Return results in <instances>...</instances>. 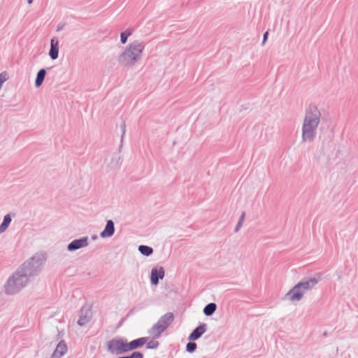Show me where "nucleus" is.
Wrapping results in <instances>:
<instances>
[{
	"label": "nucleus",
	"mask_w": 358,
	"mask_h": 358,
	"mask_svg": "<svg viewBox=\"0 0 358 358\" xmlns=\"http://www.w3.org/2000/svg\"><path fill=\"white\" fill-rule=\"evenodd\" d=\"M216 308L217 305L215 303H210L204 307L203 313L206 316H210L215 312Z\"/></svg>",
	"instance_id": "nucleus-19"
},
{
	"label": "nucleus",
	"mask_w": 358,
	"mask_h": 358,
	"mask_svg": "<svg viewBox=\"0 0 358 358\" xmlns=\"http://www.w3.org/2000/svg\"><path fill=\"white\" fill-rule=\"evenodd\" d=\"M206 329L207 326L206 324H201L189 335L188 340L194 341L199 339L206 332Z\"/></svg>",
	"instance_id": "nucleus-9"
},
{
	"label": "nucleus",
	"mask_w": 358,
	"mask_h": 358,
	"mask_svg": "<svg viewBox=\"0 0 358 358\" xmlns=\"http://www.w3.org/2000/svg\"><path fill=\"white\" fill-rule=\"evenodd\" d=\"M196 349V344L194 342H189L186 345V350L188 352H194Z\"/></svg>",
	"instance_id": "nucleus-24"
},
{
	"label": "nucleus",
	"mask_w": 358,
	"mask_h": 358,
	"mask_svg": "<svg viewBox=\"0 0 358 358\" xmlns=\"http://www.w3.org/2000/svg\"><path fill=\"white\" fill-rule=\"evenodd\" d=\"M138 251L141 255L149 257L153 253V249L148 245H141L138 246Z\"/></svg>",
	"instance_id": "nucleus-20"
},
{
	"label": "nucleus",
	"mask_w": 358,
	"mask_h": 358,
	"mask_svg": "<svg viewBox=\"0 0 358 358\" xmlns=\"http://www.w3.org/2000/svg\"><path fill=\"white\" fill-rule=\"evenodd\" d=\"M11 221L12 218L9 214L4 216L2 223L0 224V234L4 232L8 228Z\"/></svg>",
	"instance_id": "nucleus-18"
},
{
	"label": "nucleus",
	"mask_w": 358,
	"mask_h": 358,
	"mask_svg": "<svg viewBox=\"0 0 358 358\" xmlns=\"http://www.w3.org/2000/svg\"><path fill=\"white\" fill-rule=\"evenodd\" d=\"M322 113L315 105H310L306 110L301 127V141L303 143L313 142L317 134Z\"/></svg>",
	"instance_id": "nucleus-1"
},
{
	"label": "nucleus",
	"mask_w": 358,
	"mask_h": 358,
	"mask_svg": "<svg viewBox=\"0 0 358 358\" xmlns=\"http://www.w3.org/2000/svg\"><path fill=\"white\" fill-rule=\"evenodd\" d=\"M148 339V338L147 337H141V338L133 340L129 343L127 341L128 352L142 347L144 344H145L147 343Z\"/></svg>",
	"instance_id": "nucleus-11"
},
{
	"label": "nucleus",
	"mask_w": 358,
	"mask_h": 358,
	"mask_svg": "<svg viewBox=\"0 0 358 358\" xmlns=\"http://www.w3.org/2000/svg\"><path fill=\"white\" fill-rule=\"evenodd\" d=\"M115 233V224L112 220L106 222L104 229L100 233V236L103 238L111 237Z\"/></svg>",
	"instance_id": "nucleus-10"
},
{
	"label": "nucleus",
	"mask_w": 358,
	"mask_h": 358,
	"mask_svg": "<svg viewBox=\"0 0 358 358\" xmlns=\"http://www.w3.org/2000/svg\"><path fill=\"white\" fill-rule=\"evenodd\" d=\"M164 273L165 272L163 267L152 268L150 275V282L152 285H158L159 280L164 278Z\"/></svg>",
	"instance_id": "nucleus-8"
},
{
	"label": "nucleus",
	"mask_w": 358,
	"mask_h": 358,
	"mask_svg": "<svg viewBox=\"0 0 358 358\" xmlns=\"http://www.w3.org/2000/svg\"><path fill=\"white\" fill-rule=\"evenodd\" d=\"M107 350L112 354L121 355L128 352L127 340L115 338L107 342Z\"/></svg>",
	"instance_id": "nucleus-6"
},
{
	"label": "nucleus",
	"mask_w": 358,
	"mask_h": 358,
	"mask_svg": "<svg viewBox=\"0 0 358 358\" xmlns=\"http://www.w3.org/2000/svg\"><path fill=\"white\" fill-rule=\"evenodd\" d=\"M89 245L88 237L85 236L82 237L79 239H75L72 241L67 245V250L69 251L73 252L76 251L78 249L85 248Z\"/></svg>",
	"instance_id": "nucleus-7"
},
{
	"label": "nucleus",
	"mask_w": 358,
	"mask_h": 358,
	"mask_svg": "<svg viewBox=\"0 0 358 358\" xmlns=\"http://www.w3.org/2000/svg\"><path fill=\"white\" fill-rule=\"evenodd\" d=\"M29 280L21 272L17 271L7 280L5 285V292L7 294L13 295L18 293L23 289Z\"/></svg>",
	"instance_id": "nucleus-5"
},
{
	"label": "nucleus",
	"mask_w": 358,
	"mask_h": 358,
	"mask_svg": "<svg viewBox=\"0 0 358 358\" xmlns=\"http://www.w3.org/2000/svg\"><path fill=\"white\" fill-rule=\"evenodd\" d=\"M59 55V41L55 38H52L50 41V49L49 55L52 59L58 58Z\"/></svg>",
	"instance_id": "nucleus-14"
},
{
	"label": "nucleus",
	"mask_w": 358,
	"mask_h": 358,
	"mask_svg": "<svg viewBox=\"0 0 358 358\" xmlns=\"http://www.w3.org/2000/svg\"><path fill=\"white\" fill-rule=\"evenodd\" d=\"M173 314L172 313H167L162 316L157 322L166 329L169 325L173 321Z\"/></svg>",
	"instance_id": "nucleus-16"
},
{
	"label": "nucleus",
	"mask_w": 358,
	"mask_h": 358,
	"mask_svg": "<svg viewBox=\"0 0 358 358\" xmlns=\"http://www.w3.org/2000/svg\"><path fill=\"white\" fill-rule=\"evenodd\" d=\"M131 31L130 29H127L126 31L122 32L120 34V41L122 44H125L127 41V38L129 36L131 35Z\"/></svg>",
	"instance_id": "nucleus-22"
},
{
	"label": "nucleus",
	"mask_w": 358,
	"mask_h": 358,
	"mask_svg": "<svg viewBox=\"0 0 358 358\" xmlns=\"http://www.w3.org/2000/svg\"><path fill=\"white\" fill-rule=\"evenodd\" d=\"M159 346V342L157 341H150L147 343V348L148 349H156Z\"/></svg>",
	"instance_id": "nucleus-25"
},
{
	"label": "nucleus",
	"mask_w": 358,
	"mask_h": 358,
	"mask_svg": "<svg viewBox=\"0 0 358 358\" xmlns=\"http://www.w3.org/2000/svg\"><path fill=\"white\" fill-rule=\"evenodd\" d=\"M44 262L45 258L43 255L35 254L17 269L30 281L32 278L39 274Z\"/></svg>",
	"instance_id": "nucleus-4"
},
{
	"label": "nucleus",
	"mask_w": 358,
	"mask_h": 358,
	"mask_svg": "<svg viewBox=\"0 0 358 358\" xmlns=\"http://www.w3.org/2000/svg\"><path fill=\"white\" fill-rule=\"evenodd\" d=\"M8 75L6 72L0 73V90L1 89L3 83L7 80Z\"/></svg>",
	"instance_id": "nucleus-26"
},
{
	"label": "nucleus",
	"mask_w": 358,
	"mask_h": 358,
	"mask_svg": "<svg viewBox=\"0 0 358 358\" xmlns=\"http://www.w3.org/2000/svg\"><path fill=\"white\" fill-rule=\"evenodd\" d=\"M92 317V313L90 309L83 310L82 309L80 311V315L78 320V325L83 327L87 324Z\"/></svg>",
	"instance_id": "nucleus-13"
},
{
	"label": "nucleus",
	"mask_w": 358,
	"mask_h": 358,
	"mask_svg": "<svg viewBox=\"0 0 358 358\" xmlns=\"http://www.w3.org/2000/svg\"><path fill=\"white\" fill-rule=\"evenodd\" d=\"M120 127H121V130H122V139L121 141H122V139H123V137L125 134V131H126V124L125 122H122L120 125Z\"/></svg>",
	"instance_id": "nucleus-27"
},
{
	"label": "nucleus",
	"mask_w": 358,
	"mask_h": 358,
	"mask_svg": "<svg viewBox=\"0 0 358 358\" xmlns=\"http://www.w3.org/2000/svg\"><path fill=\"white\" fill-rule=\"evenodd\" d=\"M144 48L143 42L134 41L131 43L119 55L117 58L119 64L124 67L134 66L141 59Z\"/></svg>",
	"instance_id": "nucleus-2"
},
{
	"label": "nucleus",
	"mask_w": 358,
	"mask_h": 358,
	"mask_svg": "<svg viewBox=\"0 0 358 358\" xmlns=\"http://www.w3.org/2000/svg\"><path fill=\"white\" fill-rule=\"evenodd\" d=\"M92 238H93L94 240V239H96V236H94L92 237Z\"/></svg>",
	"instance_id": "nucleus-30"
},
{
	"label": "nucleus",
	"mask_w": 358,
	"mask_h": 358,
	"mask_svg": "<svg viewBox=\"0 0 358 358\" xmlns=\"http://www.w3.org/2000/svg\"><path fill=\"white\" fill-rule=\"evenodd\" d=\"M245 212L243 211L239 218L238 223L236 224V226L235 227V232H238L240 230L241 227L243 225V222L245 220Z\"/></svg>",
	"instance_id": "nucleus-23"
},
{
	"label": "nucleus",
	"mask_w": 358,
	"mask_h": 358,
	"mask_svg": "<svg viewBox=\"0 0 358 358\" xmlns=\"http://www.w3.org/2000/svg\"><path fill=\"white\" fill-rule=\"evenodd\" d=\"M61 29H62V28H61V27H59L57 28V31L60 30Z\"/></svg>",
	"instance_id": "nucleus-31"
},
{
	"label": "nucleus",
	"mask_w": 358,
	"mask_h": 358,
	"mask_svg": "<svg viewBox=\"0 0 358 358\" xmlns=\"http://www.w3.org/2000/svg\"><path fill=\"white\" fill-rule=\"evenodd\" d=\"M166 330L165 327H162V324L157 322L150 329L149 334L153 338H159L161 334Z\"/></svg>",
	"instance_id": "nucleus-15"
},
{
	"label": "nucleus",
	"mask_w": 358,
	"mask_h": 358,
	"mask_svg": "<svg viewBox=\"0 0 358 358\" xmlns=\"http://www.w3.org/2000/svg\"><path fill=\"white\" fill-rule=\"evenodd\" d=\"M67 351V346L64 341H61L57 345L50 358H61Z\"/></svg>",
	"instance_id": "nucleus-12"
},
{
	"label": "nucleus",
	"mask_w": 358,
	"mask_h": 358,
	"mask_svg": "<svg viewBox=\"0 0 358 358\" xmlns=\"http://www.w3.org/2000/svg\"><path fill=\"white\" fill-rule=\"evenodd\" d=\"M120 160V156L117 153H115L112 155L109 166L112 169H115L118 166Z\"/></svg>",
	"instance_id": "nucleus-21"
},
{
	"label": "nucleus",
	"mask_w": 358,
	"mask_h": 358,
	"mask_svg": "<svg viewBox=\"0 0 358 358\" xmlns=\"http://www.w3.org/2000/svg\"><path fill=\"white\" fill-rule=\"evenodd\" d=\"M320 278H303L295 285L284 296V299L292 302L299 301L304 294L311 290L320 281Z\"/></svg>",
	"instance_id": "nucleus-3"
},
{
	"label": "nucleus",
	"mask_w": 358,
	"mask_h": 358,
	"mask_svg": "<svg viewBox=\"0 0 358 358\" xmlns=\"http://www.w3.org/2000/svg\"><path fill=\"white\" fill-rule=\"evenodd\" d=\"M268 31H266L264 34V36H263V41H262V45H264L265 43V42L267 40V38H268Z\"/></svg>",
	"instance_id": "nucleus-28"
},
{
	"label": "nucleus",
	"mask_w": 358,
	"mask_h": 358,
	"mask_svg": "<svg viewBox=\"0 0 358 358\" xmlns=\"http://www.w3.org/2000/svg\"><path fill=\"white\" fill-rule=\"evenodd\" d=\"M46 75V70L45 69H40L36 75V78L35 80V86L36 87H39L43 83L45 77Z\"/></svg>",
	"instance_id": "nucleus-17"
},
{
	"label": "nucleus",
	"mask_w": 358,
	"mask_h": 358,
	"mask_svg": "<svg viewBox=\"0 0 358 358\" xmlns=\"http://www.w3.org/2000/svg\"><path fill=\"white\" fill-rule=\"evenodd\" d=\"M27 3L29 4H31L33 3V0H27Z\"/></svg>",
	"instance_id": "nucleus-29"
}]
</instances>
